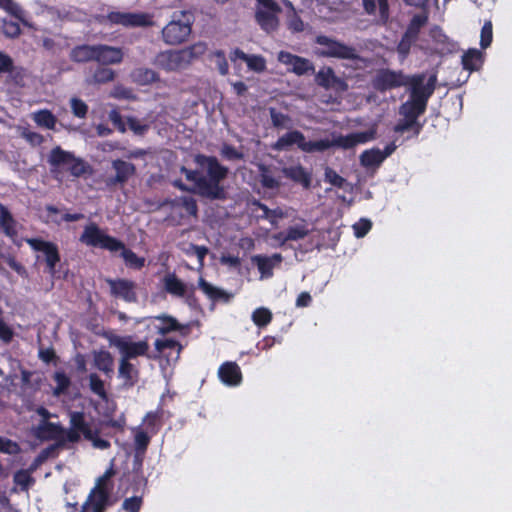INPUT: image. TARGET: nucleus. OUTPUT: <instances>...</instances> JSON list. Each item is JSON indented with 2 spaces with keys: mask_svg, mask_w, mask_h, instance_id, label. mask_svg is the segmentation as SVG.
Segmentation results:
<instances>
[{
  "mask_svg": "<svg viewBox=\"0 0 512 512\" xmlns=\"http://www.w3.org/2000/svg\"><path fill=\"white\" fill-rule=\"evenodd\" d=\"M96 45L82 44L75 46L70 52V59L76 63L95 61Z\"/></svg>",
  "mask_w": 512,
  "mask_h": 512,
  "instance_id": "7c9ffc66",
  "label": "nucleus"
},
{
  "mask_svg": "<svg viewBox=\"0 0 512 512\" xmlns=\"http://www.w3.org/2000/svg\"><path fill=\"white\" fill-rule=\"evenodd\" d=\"M21 452L20 445L3 436H0V453L8 454V455H17Z\"/></svg>",
  "mask_w": 512,
  "mask_h": 512,
  "instance_id": "864d4df0",
  "label": "nucleus"
},
{
  "mask_svg": "<svg viewBox=\"0 0 512 512\" xmlns=\"http://www.w3.org/2000/svg\"><path fill=\"white\" fill-rule=\"evenodd\" d=\"M372 228V223L368 219H360L353 225L354 235L357 238L364 237Z\"/></svg>",
  "mask_w": 512,
  "mask_h": 512,
  "instance_id": "0e129e2a",
  "label": "nucleus"
},
{
  "mask_svg": "<svg viewBox=\"0 0 512 512\" xmlns=\"http://www.w3.org/2000/svg\"><path fill=\"white\" fill-rule=\"evenodd\" d=\"M259 209L262 211L261 218H264L270 222L272 226L278 225V220L286 216L285 212L281 208L270 209L266 204L261 202L257 203Z\"/></svg>",
  "mask_w": 512,
  "mask_h": 512,
  "instance_id": "a19ab883",
  "label": "nucleus"
},
{
  "mask_svg": "<svg viewBox=\"0 0 512 512\" xmlns=\"http://www.w3.org/2000/svg\"><path fill=\"white\" fill-rule=\"evenodd\" d=\"M251 260L257 265L262 278H271L274 267L283 261V257L280 253H274L271 256L254 255Z\"/></svg>",
  "mask_w": 512,
  "mask_h": 512,
  "instance_id": "5701e85b",
  "label": "nucleus"
},
{
  "mask_svg": "<svg viewBox=\"0 0 512 512\" xmlns=\"http://www.w3.org/2000/svg\"><path fill=\"white\" fill-rule=\"evenodd\" d=\"M384 161L380 149L365 150L360 155V163L364 167H378Z\"/></svg>",
  "mask_w": 512,
  "mask_h": 512,
  "instance_id": "58836bf2",
  "label": "nucleus"
},
{
  "mask_svg": "<svg viewBox=\"0 0 512 512\" xmlns=\"http://www.w3.org/2000/svg\"><path fill=\"white\" fill-rule=\"evenodd\" d=\"M260 183L262 187L267 189H277L280 186L279 181L266 169H264L260 174Z\"/></svg>",
  "mask_w": 512,
  "mask_h": 512,
  "instance_id": "69168bd1",
  "label": "nucleus"
},
{
  "mask_svg": "<svg viewBox=\"0 0 512 512\" xmlns=\"http://www.w3.org/2000/svg\"><path fill=\"white\" fill-rule=\"evenodd\" d=\"M252 320L258 327H265L272 321V313L265 307L257 308L252 313Z\"/></svg>",
  "mask_w": 512,
  "mask_h": 512,
  "instance_id": "a18cd8bd",
  "label": "nucleus"
},
{
  "mask_svg": "<svg viewBox=\"0 0 512 512\" xmlns=\"http://www.w3.org/2000/svg\"><path fill=\"white\" fill-rule=\"evenodd\" d=\"M363 7L367 14L375 15L377 5L379 8V17L383 23H386L389 19V4L388 0H362Z\"/></svg>",
  "mask_w": 512,
  "mask_h": 512,
  "instance_id": "473e14b6",
  "label": "nucleus"
},
{
  "mask_svg": "<svg viewBox=\"0 0 512 512\" xmlns=\"http://www.w3.org/2000/svg\"><path fill=\"white\" fill-rule=\"evenodd\" d=\"M245 62L250 70L257 73H261L266 69V61L260 55H249Z\"/></svg>",
  "mask_w": 512,
  "mask_h": 512,
  "instance_id": "4d7b16f0",
  "label": "nucleus"
},
{
  "mask_svg": "<svg viewBox=\"0 0 512 512\" xmlns=\"http://www.w3.org/2000/svg\"><path fill=\"white\" fill-rule=\"evenodd\" d=\"M110 489L93 487L86 499V506H90L91 512H104L109 506Z\"/></svg>",
  "mask_w": 512,
  "mask_h": 512,
  "instance_id": "4be33fe9",
  "label": "nucleus"
},
{
  "mask_svg": "<svg viewBox=\"0 0 512 512\" xmlns=\"http://www.w3.org/2000/svg\"><path fill=\"white\" fill-rule=\"evenodd\" d=\"M303 141L304 134L298 130H293L280 136L273 145V148L278 151H283L287 150L293 145H297V147L300 149V145H302Z\"/></svg>",
  "mask_w": 512,
  "mask_h": 512,
  "instance_id": "bb28decb",
  "label": "nucleus"
},
{
  "mask_svg": "<svg viewBox=\"0 0 512 512\" xmlns=\"http://www.w3.org/2000/svg\"><path fill=\"white\" fill-rule=\"evenodd\" d=\"M79 240L86 246L101 248L112 254L119 252L120 257L128 268L140 270L145 265V258L139 257L130 248L126 247L124 242L107 234L94 222H91L84 227Z\"/></svg>",
  "mask_w": 512,
  "mask_h": 512,
  "instance_id": "f03ea898",
  "label": "nucleus"
},
{
  "mask_svg": "<svg viewBox=\"0 0 512 512\" xmlns=\"http://www.w3.org/2000/svg\"><path fill=\"white\" fill-rule=\"evenodd\" d=\"M213 56L215 58V63H216L219 73L223 76L227 75L229 72V65L226 60L224 51L217 50L213 53Z\"/></svg>",
  "mask_w": 512,
  "mask_h": 512,
  "instance_id": "052dcab7",
  "label": "nucleus"
},
{
  "mask_svg": "<svg viewBox=\"0 0 512 512\" xmlns=\"http://www.w3.org/2000/svg\"><path fill=\"white\" fill-rule=\"evenodd\" d=\"M219 380L228 387L239 386L243 381V374L240 366L234 361H225L217 372Z\"/></svg>",
  "mask_w": 512,
  "mask_h": 512,
  "instance_id": "a211bd4d",
  "label": "nucleus"
},
{
  "mask_svg": "<svg viewBox=\"0 0 512 512\" xmlns=\"http://www.w3.org/2000/svg\"><path fill=\"white\" fill-rule=\"evenodd\" d=\"M181 207L191 216H196L198 213L197 202L192 197H181L179 199Z\"/></svg>",
  "mask_w": 512,
  "mask_h": 512,
  "instance_id": "774afa93",
  "label": "nucleus"
},
{
  "mask_svg": "<svg viewBox=\"0 0 512 512\" xmlns=\"http://www.w3.org/2000/svg\"><path fill=\"white\" fill-rule=\"evenodd\" d=\"M95 429L86 421L83 412L73 411L70 413V427L65 430L64 440L70 443H77L81 439V435L85 440L92 439Z\"/></svg>",
  "mask_w": 512,
  "mask_h": 512,
  "instance_id": "1a4fd4ad",
  "label": "nucleus"
},
{
  "mask_svg": "<svg viewBox=\"0 0 512 512\" xmlns=\"http://www.w3.org/2000/svg\"><path fill=\"white\" fill-rule=\"evenodd\" d=\"M89 387L90 390L97 396L106 398L107 393L105 390L104 382L96 373H91L89 375Z\"/></svg>",
  "mask_w": 512,
  "mask_h": 512,
  "instance_id": "3c124183",
  "label": "nucleus"
},
{
  "mask_svg": "<svg viewBox=\"0 0 512 512\" xmlns=\"http://www.w3.org/2000/svg\"><path fill=\"white\" fill-rule=\"evenodd\" d=\"M27 244L37 252H42L45 256L47 271L52 276L56 273V265L60 262V253L58 246L42 238H28Z\"/></svg>",
  "mask_w": 512,
  "mask_h": 512,
  "instance_id": "9b49d317",
  "label": "nucleus"
},
{
  "mask_svg": "<svg viewBox=\"0 0 512 512\" xmlns=\"http://www.w3.org/2000/svg\"><path fill=\"white\" fill-rule=\"evenodd\" d=\"M131 78L134 83L146 86L160 80L159 74L153 69L146 67H139L132 71Z\"/></svg>",
  "mask_w": 512,
  "mask_h": 512,
  "instance_id": "2f4dec72",
  "label": "nucleus"
},
{
  "mask_svg": "<svg viewBox=\"0 0 512 512\" xmlns=\"http://www.w3.org/2000/svg\"><path fill=\"white\" fill-rule=\"evenodd\" d=\"M139 369L131 361L120 359L118 377L123 380L124 386L131 388L139 381Z\"/></svg>",
  "mask_w": 512,
  "mask_h": 512,
  "instance_id": "393cba45",
  "label": "nucleus"
},
{
  "mask_svg": "<svg viewBox=\"0 0 512 512\" xmlns=\"http://www.w3.org/2000/svg\"><path fill=\"white\" fill-rule=\"evenodd\" d=\"M493 40V25L491 20L484 22L480 34V46L482 49L488 48Z\"/></svg>",
  "mask_w": 512,
  "mask_h": 512,
  "instance_id": "603ef678",
  "label": "nucleus"
},
{
  "mask_svg": "<svg viewBox=\"0 0 512 512\" xmlns=\"http://www.w3.org/2000/svg\"><path fill=\"white\" fill-rule=\"evenodd\" d=\"M269 114L273 127L278 129L286 128L291 121L288 115L277 111L275 108H270Z\"/></svg>",
  "mask_w": 512,
  "mask_h": 512,
  "instance_id": "8fccbe9b",
  "label": "nucleus"
},
{
  "mask_svg": "<svg viewBox=\"0 0 512 512\" xmlns=\"http://www.w3.org/2000/svg\"><path fill=\"white\" fill-rule=\"evenodd\" d=\"M284 174L287 178L301 184L306 189L310 188L311 186V173L308 172L302 165H295L285 168Z\"/></svg>",
  "mask_w": 512,
  "mask_h": 512,
  "instance_id": "c85d7f7f",
  "label": "nucleus"
},
{
  "mask_svg": "<svg viewBox=\"0 0 512 512\" xmlns=\"http://www.w3.org/2000/svg\"><path fill=\"white\" fill-rule=\"evenodd\" d=\"M425 74H416L412 77H407V86H409V98L428 105L430 97L433 95L436 88V75H431L427 82H425Z\"/></svg>",
  "mask_w": 512,
  "mask_h": 512,
  "instance_id": "0eeeda50",
  "label": "nucleus"
},
{
  "mask_svg": "<svg viewBox=\"0 0 512 512\" xmlns=\"http://www.w3.org/2000/svg\"><path fill=\"white\" fill-rule=\"evenodd\" d=\"M35 436L40 440H57L65 437L64 428L58 424L43 420L35 428Z\"/></svg>",
  "mask_w": 512,
  "mask_h": 512,
  "instance_id": "b1692460",
  "label": "nucleus"
},
{
  "mask_svg": "<svg viewBox=\"0 0 512 512\" xmlns=\"http://www.w3.org/2000/svg\"><path fill=\"white\" fill-rule=\"evenodd\" d=\"M325 181L337 188H343L346 180L330 167L325 169Z\"/></svg>",
  "mask_w": 512,
  "mask_h": 512,
  "instance_id": "bf43d9fd",
  "label": "nucleus"
},
{
  "mask_svg": "<svg viewBox=\"0 0 512 512\" xmlns=\"http://www.w3.org/2000/svg\"><path fill=\"white\" fill-rule=\"evenodd\" d=\"M150 443V436L144 431H138L134 437L135 452L145 454Z\"/></svg>",
  "mask_w": 512,
  "mask_h": 512,
  "instance_id": "5fc2aeb1",
  "label": "nucleus"
},
{
  "mask_svg": "<svg viewBox=\"0 0 512 512\" xmlns=\"http://www.w3.org/2000/svg\"><path fill=\"white\" fill-rule=\"evenodd\" d=\"M428 22V13L424 11L423 13L416 14L410 20V23L405 32L406 37L417 38L421 28L426 25Z\"/></svg>",
  "mask_w": 512,
  "mask_h": 512,
  "instance_id": "e433bc0d",
  "label": "nucleus"
},
{
  "mask_svg": "<svg viewBox=\"0 0 512 512\" xmlns=\"http://www.w3.org/2000/svg\"><path fill=\"white\" fill-rule=\"evenodd\" d=\"M375 130H367L361 132L350 133L345 136H339L333 141V146H337L343 149H352L358 144L367 143L375 138Z\"/></svg>",
  "mask_w": 512,
  "mask_h": 512,
  "instance_id": "6ab92c4d",
  "label": "nucleus"
},
{
  "mask_svg": "<svg viewBox=\"0 0 512 512\" xmlns=\"http://www.w3.org/2000/svg\"><path fill=\"white\" fill-rule=\"evenodd\" d=\"M53 379L56 382V387L54 389L55 395L64 393L71 384L70 378L63 371L55 372Z\"/></svg>",
  "mask_w": 512,
  "mask_h": 512,
  "instance_id": "09e8293b",
  "label": "nucleus"
},
{
  "mask_svg": "<svg viewBox=\"0 0 512 512\" xmlns=\"http://www.w3.org/2000/svg\"><path fill=\"white\" fill-rule=\"evenodd\" d=\"M111 295L125 302L135 303L138 300L136 283L128 279H107Z\"/></svg>",
  "mask_w": 512,
  "mask_h": 512,
  "instance_id": "f3484780",
  "label": "nucleus"
},
{
  "mask_svg": "<svg viewBox=\"0 0 512 512\" xmlns=\"http://www.w3.org/2000/svg\"><path fill=\"white\" fill-rule=\"evenodd\" d=\"M333 146V143L329 139H320L317 141H306L304 137V141L302 145H300V150L306 153L313 152H323L328 150Z\"/></svg>",
  "mask_w": 512,
  "mask_h": 512,
  "instance_id": "ea45409f",
  "label": "nucleus"
},
{
  "mask_svg": "<svg viewBox=\"0 0 512 512\" xmlns=\"http://www.w3.org/2000/svg\"><path fill=\"white\" fill-rule=\"evenodd\" d=\"M94 19L100 25H121L125 28L153 25L151 16L144 12L111 11L107 15H96Z\"/></svg>",
  "mask_w": 512,
  "mask_h": 512,
  "instance_id": "39448f33",
  "label": "nucleus"
},
{
  "mask_svg": "<svg viewBox=\"0 0 512 512\" xmlns=\"http://www.w3.org/2000/svg\"><path fill=\"white\" fill-rule=\"evenodd\" d=\"M483 53L478 49H469L462 56L463 69L467 71H477L483 64Z\"/></svg>",
  "mask_w": 512,
  "mask_h": 512,
  "instance_id": "72a5a7b5",
  "label": "nucleus"
},
{
  "mask_svg": "<svg viewBox=\"0 0 512 512\" xmlns=\"http://www.w3.org/2000/svg\"><path fill=\"white\" fill-rule=\"evenodd\" d=\"M278 61L286 66H290L289 71L298 76L315 72V67L309 59L292 54L288 51H280Z\"/></svg>",
  "mask_w": 512,
  "mask_h": 512,
  "instance_id": "dca6fc26",
  "label": "nucleus"
},
{
  "mask_svg": "<svg viewBox=\"0 0 512 512\" xmlns=\"http://www.w3.org/2000/svg\"><path fill=\"white\" fill-rule=\"evenodd\" d=\"M220 154L226 160H242L244 158V154L238 151L231 144L224 143L221 147Z\"/></svg>",
  "mask_w": 512,
  "mask_h": 512,
  "instance_id": "13d9d810",
  "label": "nucleus"
},
{
  "mask_svg": "<svg viewBox=\"0 0 512 512\" xmlns=\"http://www.w3.org/2000/svg\"><path fill=\"white\" fill-rule=\"evenodd\" d=\"M34 120L37 125L47 129H54L57 119L55 115L49 110H40L35 113Z\"/></svg>",
  "mask_w": 512,
  "mask_h": 512,
  "instance_id": "c03bdc74",
  "label": "nucleus"
},
{
  "mask_svg": "<svg viewBox=\"0 0 512 512\" xmlns=\"http://www.w3.org/2000/svg\"><path fill=\"white\" fill-rule=\"evenodd\" d=\"M155 65L165 71H177L189 65V52L181 50H167L155 57Z\"/></svg>",
  "mask_w": 512,
  "mask_h": 512,
  "instance_id": "f8f14e48",
  "label": "nucleus"
},
{
  "mask_svg": "<svg viewBox=\"0 0 512 512\" xmlns=\"http://www.w3.org/2000/svg\"><path fill=\"white\" fill-rule=\"evenodd\" d=\"M194 161L197 165L206 168L207 176L185 166L180 168V172L185 175L186 180L194 183V191L211 200H226L227 192L221 182L228 176L229 169L220 164L215 156L197 154Z\"/></svg>",
  "mask_w": 512,
  "mask_h": 512,
  "instance_id": "f257e3e1",
  "label": "nucleus"
},
{
  "mask_svg": "<svg viewBox=\"0 0 512 512\" xmlns=\"http://www.w3.org/2000/svg\"><path fill=\"white\" fill-rule=\"evenodd\" d=\"M115 72L106 66H99L93 73V81L98 84H104L113 81Z\"/></svg>",
  "mask_w": 512,
  "mask_h": 512,
  "instance_id": "49530a36",
  "label": "nucleus"
},
{
  "mask_svg": "<svg viewBox=\"0 0 512 512\" xmlns=\"http://www.w3.org/2000/svg\"><path fill=\"white\" fill-rule=\"evenodd\" d=\"M163 285L165 291L172 296L178 298L186 297L188 303H191L190 301L194 299V289L192 288L188 293L187 285L174 273H169L163 278Z\"/></svg>",
  "mask_w": 512,
  "mask_h": 512,
  "instance_id": "aec40b11",
  "label": "nucleus"
},
{
  "mask_svg": "<svg viewBox=\"0 0 512 512\" xmlns=\"http://www.w3.org/2000/svg\"><path fill=\"white\" fill-rule=\"evenodd\" d=\"M315 82L319 87L336 93H344L349 89L346 80L337 76L330 66H324L315 73Z\"/></svg>",
  "mask_w": 512,
  "mask_h": 512,
  "instance_id": "ddd939ff",
  "label": "nucleus"
},
{
  "mask_svg": "<svg viewBox=\"0 0 512 512\" xmlns=\"http://www.w3.org/2000/svg\"><path fill=\"white\" fill-rule=\"evenodd\" d=\"M191 31L189 23L172 20L162 29V39L168 45H178L186 41Z\"/></svg>",
  "mask_w": 512,
  "mask_h": 512,
  "instance_id": "2eb2a0df",
  "label": "nucleus"
},
{
  "mask_svg": "<svg viewBox=\"0 0 512 512\" xmlns=\"http://www.w3.org/2000/svg\"><path fill=\"white\" fill-rule=\"evenodd\" d=\"M48 163L55 178L62 167H66L67 171L76 178L91 173V167L86 161L76 157L72 152L63 150L60 146H56L50 151Z\"/></svg>",
  "mask_w": 512,
  "mask_h": 512,
  "instance_id": "7ed1b4c3",
  "label": "nucleus"
},
{
  "mask_svg": "<svg viewBox=\"0 0 512 512\" xmlns=\"http://www.w3.org/2000/svg\"><path fill=\"white\" fill-rule=\"evenodd\" d=\"M123 56V51L119 47H113L104 44L96 45L95 61L102 65L121 63Z\"/></svg>",
  "mask_w": 512,
  "mask_h": 512,
  "instance_id": "412c9836",
  "label": "nucleus"
},
{
  "mask_svg": "<svg viewBox=\"0 0 512 512\" xmlns=\"http://www.w3.org/2000/svg\"><path fill=\"white\" fill-rule=\"evenodd\" d=\"M13 481L20 487L22 491H28L29 488L35 483V479L28 469H20L14 473Z\"/></svg>",
  "mask_w": 512,
  "mask_h": 512,
  "instance_id": "79ce46f5",
  "label": "nucleus"
},
{
  "mask_svg": "<svg viewBox=\"0 0 512 512\" xmlns=\"http://www.w3.org/2000/svg\"><path fill=\"white\" fill-rule=\"evenodd\" d=\"M257 8L255 20L266 33H272L278 29V14L282 12L280 5L275 0H256Z\"/></svg>",
  "mask_w": 512,
  "mask_h": 512,
  "instance_id": "423d86ee",
  "label": "nucleus"
},
{
  "mask_svg": "<svg viewBox=\"0 0 512 512\" xmlns=\"http://www.w3.org/2000/svg\"><path fill=\"white\" fill-rule=\"evenodd\" d=\"M287 237L289 241H298L307 237L310 233L307 223L302 220L301 223L294 226H289L286 229Z\"/></svg>",
  "mask_w": 512,
  "mask_h": 512,
  "instance_id": "37998d69",
  "label": "nucleus"
},
{
  "mask_svg": "<svg viewBox=\"0 0 512 512\" xmlns=\"http://www.w3.org/2000/svg\"><path fill=\"white\" fill-rule=\"evenodd\" d=\"M94 366L106 375L112 374L114 366L112 354L106 350L94 352Z\"/></svg>",
  "mask_w": 512,
  "mask_h": 512,
  "instance_id": "f704fd0d",
  "label": "nucleus"
},
{
  "mask_svg": "<svg viewBox=\"0 0 512 512\" xmlns=\"http://www.w3.org/2000/svg\"><path fill=\"white\" fill-rule=\"evenodd\" d=\"M427 109V104L409 98L406 102L402 103L399 107V114L402 117H410L419 120Z\"/></svg>",
  "mask_w": 512,
  "mask_h": 512,
  "instance_id": "cd10ccee",
  "label": "nucleus"
},
{
  "mask_svg": "<svg viewBox=\"0 0 512 512\" xmlns=\"http://www.w3.org/2000/svg\"><path fill=\"white\" fill-rule=\"evenodd\" d=\"M423 129V123L410 117H403L394 126V132L403 134L412 131L414 137H418Z\"/></svg>",
  "mask_w": 512,
  "mask_h": 512,
  "instance_id": "c9c22d12",
  "label": "nucleus"
},
{
  "mask_svg": "<svg viewBox=\"0 0 512 512\" xmlns=\"http://www.w3.org/2000/svg\"><path fill=\"white\" fill-rule=\"evenodd\" d=\"M314 42L320 46V48L316 50V54L320 57L351 61L361 60L355 47L335 38L321 34L315 37Z\"/></svg>",
  "mask_w": 512,
  "mask_h": 512,
  "instance_id": "20e7f679",
  "label": "nucleus"
},
{
  "mask_svg": "<svg viewBox=\"0 0 512 512\" xmlns=\"http://www.w3.org/2000/svg\"><path fill=\"white\" fill-rule=\"evenodd\" d=\"M199 287L200 289L212 300L217 301L223 299L224 301H229L231 295L226 291L214 287L203 278L199 279Z\"/></svg>",
  "mask_w": 512,
  "mask_h": 512,
  "instance_id": "4c0bfd02",
  "label": "nucleus"
},
{
  "mask_svg": "<svg viewBox=\"0 0 512 512\" xmlns=\"http://www.w3.org/2000/svg\"><path fill=\"white\" fill-rule=\"evenodd\" d=\"M111 166L115 171V175L108 176L105 179V184L108 188L123 187L136 174L135 165L122 159L113 160Z\"/></svg>",
  "mask_w": 512,
  "mask_h": 512,
  "instance_id": "4468645a",
  "label": "nucleus"
},
{
  "mask_svg": "<svg viewBox=\"0 0 512 512\" xmlns=\"http://www.w3.org/2000/svg\"><path fill=\"white\" fill-rule=\"evenodd\" d=\"M0 228L3 233L11 239H14L18 235L17 221L14 219L9 209L2 203H0Z\"/></svg>",
  "mask_w": 512,
  "mask_h": 512,
  "instance_id": "a878e982",
  "label": "nucleus"
},
{
  "mask_svg": "<svg viewBox=\"0 0 512 512\" xmlns=\"http://www.w3.org/2000/svg\"><path fill=\"white\" fill-rule=\"evenodd\" d=\"M0 8L15 18L23 21V11L13 0H0Z\"/></svg>",
  "mask_w": 512,
  "mask_h": 512,
  "instance_id": "6e6d98bb",
  "label": "nucleus"
},
{
  "mask_svg": "<svg viewBox=\"0 0 512 512\" xmlns=\"http://www.w3.org/2000/svg\"><path fill=\"white\" fill-rule=\"evenodd\" d=\"M71 109L73 114L78 118H85L88 113L87 104L78 98H73L71 100Z\"/></svg>",
  "mask_w": 512,
  "mask_h": 512,
  "instance_id": "e2e57ef3",
  "label": "nucleus"
},
{
  "mask_svg": "<svg viewBox=\"0 0 512 512\" xmlns=\"http://www.w3.org/2000/svg\"><path fill=\"white\" fill-rule=\"evenodd\" d=\"M407 77L402 71L381 69L372 79V87L378 92H386L407 86Z\"/></svg>",
  "mask_w": 512,
  "mask_h": 512,
  "instance_id": "9d476101",
  "label": "nucleus"
},
{
  "mask_svg": "<svg viewBox=\"0 0 512 512\" xmlns=\"http://www.w3.org/2000/svg\"><path fill=\"white\" fill-rule=\"evenodd\" d=\"M153 319L160 322L158 325H155V329L160 335L181 331L184 328V326L181 325L176 318L167 314L155 316Z\"/></svg>",
  "mask_w": 512,
  "mask_h": 512,
  "instance_id": "c756f323",
  "label": "nucleus"
},
{
  "mask_svg": "<svg viewBox=\"0 0 512 512\" xmlns=\"http://www.w3.org/2000/svg\"><path fill=\"white\" fill-rule=\"evenodd\" d=\"M142 506V498L139 496H133L126 498L122 503V508L126 512H139Z\"/></svg>",
  "mask_w": 512,
  "mask_h": 512,
  "instance_id": "338daca9",
  "label": "nucleus"
},
{
  "mask_svg": "<svg viewBox=\"0 0 512 512\" xmlns=\"http://www.w3.org/2000/svg\"><path fill=\"white\" fill-rule=\"evenodd\" d=\"M3 33L9 38H17L21 34L20 25L15 21H3Z\"/></svg>",
  "mask_w": 512,
  "mask_h": 512,
  "instance_id": "680f3d73",
  "label": "nucleus"
},
{
  "mask_svg": "<svg viewBox=\"0 0 512 512\" xmlns=\"http://www.w3.org/2000/svg\"><path fill=\"white\" fill-rule=\"evenodd\" d=\"M154 346L159 354H162L166 349H177L178 353L182 350L180 342L173 338L156 339Z\"/></svg>",
  "mask_w": 512,
  "mask_h": 512,
  "instance_id": "de8ad7c7",
  "label": "nucleus"
},
{
  "mask_svg": "<svg viewBox=\"0 0 512 512\" xmlns=\"http://www.w3.org/2000/svg\"><path fill=\"white\" fill-rule=\"evenodd\" d=\"M110 343L119 350L120 359L131 361L141 356L150 358L149 344L146 340L133 342L130 337L114 336L110 339Z\"/></svg>",
  "mask_w": 512,
  "mask_h": 512,
  "instance_id": "6e6552de",
  "label": "nucleus"
}]
</instances>
